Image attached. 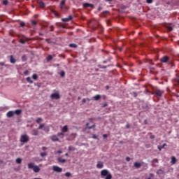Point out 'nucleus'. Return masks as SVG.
Returning a JSON list of instances; mask_svg holds the SVG:
<instances>
[{
	"label": "nucleus",
	"mask_w": 179,
	"mask_h": 179,
	"mask_svg": "<svg viewBox=\"0 0 179 179\" xmlns=\"http://www.w3.org/2000/svg\"><path fill=\"white\" fill-rule=\"evenodd\" d=\"M25 25H26V24L24 22H20V26L21 27H24Z\"/></svg>",
	"instance_id": "nucleus-42"
},
{
	"label": "nucleus",
	"mask_w": 179,
	"mask_h": 179,
	"mask_svg": "<svg viewBox=\"0 0 179 179\" xmlns=\"http://www.w3.org/2000/svg\"><path fill=\"white\" fill-rule=\"evenodd\" d=\"M4 65H5V62H0V66H4Z\"/></svg>",
	"instance_id": "nucleus-46"
},
{
	"label": "nucleus",
	"mask_w": 179,
	"mask_h": 179,
	"mask_svg": "<svg viewBox=\"0 0 179 179\" xmlns=\"http://www.w3.org/2000/svg\"><path fill=\"white\" fill-rule=\"evenodd\" d=\"M43 121V119L41 117H38L36 120V122L37 124H40V122H41Z\"/></svg>",
	"instance_id": "nucleus-32"
},
{
	"label": "nucleus",
	"mask_w": 179,
	"mask_h": 179,
	"mask_svg": "<svg viewBox=\"0 0 179 179\" xmlns=\"http://www.w3.org/2000/svg\"><path fill=\"white\" fill-rule=\"evenodd\" d=\"M52 170H53V171H55L56 173H62V168H60L58 166H53Z\"/></svg>",
	"instance_id": "nucleus-6"
},
{
	"label": "nucleus",
	"mask_w": 179,
	"mask_h": 179,
	"mask_svg": "<svg viewBox=\"0 0 179 179\" xmlns=\"http://www.w3.org/2000/svg\"><path fill=\"white\" fill-rule=\"evenodd\" d=\"M169 31H171V30H173V27H169Z\"/></svg>",
	"instance_id": "nucleus-54"
},
{
	"label": "nucleus",
	"mask_w": 179,
	"mask_h": 179,
	"mask_svg": "<svg viewBox=\"0 0 179 179\" xmlns=\"http://www.w3.org/2000/svg\"><path fill=\"white\" fill-rule=\"evenodd\" d=\"M58 162H59V163H65L66 162V159H62V158H59Z\"/></svg>",
	"instance_id": "nucleus-30"
},
{
	"label": "nucleus",
	"mask_w": 179,
	"mask_h": 179,
	"mask_svg": "<svg viewBox=\"0 0 179 179\" xmlns=\"http://www.w3.org/2000/svg\"><path fill=\"white\" fill-rule=\"evenodd\" d=\"M45 41H46L47 43H50V40H49V39H45Z\"/></svg>",
	"instance_id": "nucleus-63"
},
{
	"label": "nucleus",
	"mask_w": 179,
	"mask_h": 179,
	"mask_svg": "<svg viewBox=\"0 0 179 179\" xmlns=\"http://www.w3.org/2000/svg\"><path fill=\"white\" fill-rule=\"evenodd\" d=\"M60 76H61L62 78H64V76H65V71H62L60 72Z\"/></svg>",
	"instance_id": "nucleus-37"
},
{
	"label": "nucleus",
	"mask_w": 179,
	"mask_h": 179,
	"mask_svg": "<svg viewBox=\"0 0 179 179\" xmlns=\"http://www.w3.org/2000/svg\"><path fill=\"white\" fill-rule=\"evenodd\" d=\"M69 152L72 151V150H75V148L72 147V146H69Z\"/></svg>",
	"instance_id": "nucleus-39"
},
{
	"label": "nucleus",
	"mask_w": 179,
	"mask_h": 179,
	"mask_svg": "<svg viewBox=\"0 0 179 179\" xmlns=\"http://www.w3.org/2000/svg\"><path fill=\"white\" fill-rule=\"evenodd\" d=\"M6 115L8 118H12V117H13L15 115V112L10 110L7 113Z\"/></svg>",
	"instance_id": "nucleus-8"
},
{
	"label": "nucleus",
	"mask_w": 179,
	"mask_h": 179,
	"mask_svg": "<svg viewBox=\"0 0 179 179\" xmlns=\"http://www.w3.org/2000/svg\"><path fill=\"white\" fill-rule=\"evenodd\" d=\"M97 169H103L104 167V164L101 162H98L96 164Z\"/></svg>",
	"instance_id": "nucleus-11"
},
{
	"label": "nucleus",
	"mask_w": 179,
	"mask_h": 179,
	"mask_svg": "<svg viewBox=\"0 0 179 179\" xmlns=\"http://www.w3.org/2000/svg\"><path fill=\"white\" fill-rule=\"evenodd\" d=\"M31 24H32L33 26H36V24H37V22H36V21H31Z\"/></svg>",
	"instance_id": "nucleus-44"
},
{
	"label": "nucleus",
	"mask_w": 179,
	"mask_h": 179,
	"mask_svg": "<svg viewBox=\"0 0 179 179\" xmlns=\"http://www.w3.org/2000/svg\"><path fill=\"white\" fill-rule=\"evenodd\" d=\"M129 127H130V126H129V124H127L126 125V128H127V129L129 128Z\"/></svg>",
	"instance_id": "nucleus-59"
},
{
	"label": "nucleus",
	"mask_w": 179,
	"mask_h": 179,
	"mask_svg": "<svg viewBox=\"0 0 179 179\" xmlns=\"http://www.w3.org/2000/svg\"><path fill=\"white\" fill-rule=\"evenodd\" d=\"M171 164H176V163H177V159L176 158V157H171Z\"/></svg>",
	"instance_id": "nucleus-17"
},
{
	"label": "nucleus",
	"mask_w": 179,
	"mask_h": 179,
	"mask_svg": "<svg viewBox=\"0 0 179 179\" xmlns=\"http://www.w3.org/2000/svg\"><path fill=\"white\" fill-rule=\"evenodd\" d=\"M69 46L71 47V48H78V45L75 43H70Z\"/></svg>",
	"instance_id": "nucleus-22"
},
{
	"label": "nucleus",
	"mask_w": 179,
	"mask_h": 179,
	"mask_svg": "<svg viewBox=\"0 0 179 179\" xmlns=\"http://www.w3.org/2000/svg\"><path fill=\"white\" fill-rule=\"evenodd\" d=\"M164 171L162 169H159L157 171V174L158 175H160V174H163Z\"/></svg>",
	"instance_id": "nucleus-36"
},
{
	"label": "nucleus",
	"mask_w": 179,
	"mask_h": 179,
	"mask_svg": "<svg viewBox=\"0 0 179 179\" xmlns=\"http://www.w3.org/2000/svg\"><path fill=\"white\" fill-rule=\"evenodd\" d=\"M27 82L28 83L32 84V83H33V80H31V78L27 77Z\"/></svg>",
	"instance_id": "nucleus-25"
},
{
	"label": "nucleus",
	"mask_w": 179,
	"mask_h": 179,
	"mask_svg": "<svg viewBox=\"0 0 179 179\" xmlns=\"http://www.w3.org/2000/svg\"><path fill=\"white\" fill-rule=\"evenodd\" d=\"M40 155L41 156V157H45V156H47V152H41Z\"/></svg>",
	"instance_id": "nucleus-38"
},
{
	"label": "nucleus",
	"mask_w": 179,
	"mask_h": 179,
	"mask_svg": "<svg viewBox=\"0 0 179 179\" xmlns=\"http://www.w3.org/2000/svg\"><path fill=\"white\" fill-rule=\"evenodd\" d=\"M108 89H110V86L107 85L106 86V90H108Z\"/></svg>",
	"instance_id": "nucleus-62"
},
{
	"label": "nucleus",
	"mask_w": 179,
	"mask_h": 179,
	"mask_svg": "<svg viewBox=\"0 0 179 179\" xmlns=\"http://www.w3.org/2000/svg\"><path fill=\"white\" fill-rule=\"evenodd\" d=\"M82 101H83V103L85 104V103H86V99H83Z\"/></svg>",
	"instance_id": "nucleus-55"
},
{
	"label": "nucleus",
	"mask_w": 179,
	"mask_h": 179,
	"mask_svg": "<svg viewBox=\"0 0 179 179\" xmlns=\"http://www.w3.org/2000/svg\"><path fill=\"white\" fill-rule=\"evenodd\" d=\"M50 31H54V26H50Z\"/></svg>",
	"instance_id": "nucleus-50"
},
{
	"label": "nucleus",
	"mask_w": 179,
	"mask_h": 179,
	"mask_svg": "<svg viewBox=\"0 0 179 179\" xmlns=\"http://www.w3.org/2000/svg\"><path fill=\"white\" fill-rule=\"evenodd\" d=\"M156 163H159V160H157V159H154L152 160V167H157V165H156Z\"/></svg>",
	"instance_id": "nucleus-14"
},
{
	"label": "nucleus",
	"mask_w": 179,
	"mask_h": 179,
	"mask_svg": "<svg viewBox=\"0 0 179 179\" xmlns=\"http://www.w3.org/2000/svg\"><path fill=\"white\" fill-rule=\"evenodd\" d=\"M15 162L17 164H22V158H17Z\"/></svg>",
	"instance_id": "nucleus-27"
},
{
	"label": "nucleus",
	"mask_w": 179,
	"mask_h": 179,
	"mask_svg": "<svg viewBox=\"0 0 179 179\" xmlns=\"http://www.w3.org/2000/svg\"><path fill=\"white\" fill-rule=\"evenodd\" d=\"M44 127H45V124H41L38 128V129H43V128H44Z\"/></svg>",
	"instance_id": "nucleus-35"
},
{
	"label": "nucleus",
	"mask_w": 179,
	"mask_h": 179,
	"mask_svg": "<svg viewBox=\"0 0 179 179\" xmlns=\"http://www.w3.org/2000/svg\"><path fill=\"white\" fill-rule=\"evenodd\" d=\"M150 139H155V135L150 136Z\"/></svg>",
	"instance_id": "nucleus-51"
},
{
	"label": "nucleus",
	"mask_w": 179,
	"mask_h": 179,
	"mask_svg": "<svg viewBox=\"0 0 179 179\" xmlns=\"http://www.w3.org/2000/svg\"><path fill=\"white\" fill-rule=\"evenodd\" d=\"M64 133H62V132H60V133H58L57 134V136H64Z\"/></svg>",
	"instance_id": "nucleus-43"
},
{
	"label": "nucleus",
	"mask_w": 179,
	"mask_h": 179,
	"mask_svg": "<svg viewBox=\"0 0 179 179\" xmlns=\"http://www.w3.org/2000/svg\"><path fill=\"white\" fill-rule=\"evenodd\" d=\"M101 176L103 178V177H105V179L113 178V175H111V173H108V170H107V169H103L101 171Z\"/></svg>",
	"instance_id": "nucleus-1"
},
{
	"label": "nucleus",
	"mask_w": 179,
	"mask_h": 179,
	"mask_svg": "<svg viewBox=\"0 0 179 179\" xmlns=\"http://www.w3.org/2000/svg\"><path fill=\"white\" fill-rule=\"evenodd\" d=\"M98 10L100 12V10H101V7H99Z\"/></svg>",
	"instance_id": "nucleus-61"
},
{
	"label": "nucleus",
	"mask_w": 179,
	"mask_h": 179,
	"mask_svg": "<svg viewBox=\"0 0 179 179\" xmlns=\"http://www.w3.org/2000/svg\"><path fill=\"white\" fill-rule=\"evenodd\" d=\"M32 79H34V80H37L38 79V76L37 74H33Z\"/></svg>",
	"instance_id": "nucleus-28"
},
{
	"label": "nucleus",
	"mask_w": 179,
	"mask_h": 179,
	"mask_svg": "<svg viewBox=\"0 0 179 179\" xmlns=\"http://www.w3.org/2000/svg\"><path fill=\"white\" fill-rule=\"evenodd\" d=\"M147 3H152L153 0H146Z\"/></svg>",
	"instance_id": "nucleus-45"
},
{
	"label": "nucleus",
	"mask_w": 179,
	"mask_h": 179,
	"mask_svg": "<svg viewBox=\"0 0 179 179\" xmlns=\"http://www.w3.org/2000/svg\"><path fill=\"white\" fill-rule=\"evenodd\" d=\"M10 62L11 64H15V62H16V59L13 58V55H11V56L10 57Z\"/></svg>",
	"instance_id": "nucleus-16"
},
{
	"label": "nucleus",
	"mask_w": 179,
	"mask_h": 179,
	"mask_svg": "<svg viewBox=\"0 0 179 179\" xmlns=\"http://www.w3.org/2000/svg\"><path fill=\"white\" fill-rule=\"evenodd\" d=\"M175 80H176V82H177L178 84L179 85V78H176Z\"/></svg>",
	"instance_id": "nucleus-57"
},
{
	"label": "nucleus",
	"mask_w": 179,
	"mask_h": 179,
	"mask_svg": "<svg viewBox=\"0 0 179 179\" xmlns=\"http://www.w3.org/2000/svg\"><path fill=\"white\" fill-rule=\"evenodd\" d=\"M2 3H3V5L6 6V5H8L9 3V1H8V0H3Z\"/></svg>",
	"instance_id": "nucleus-34"
},
{
	"label": "nucleus",
	"mask_w": 179,
	"mask_h": 179,
	"mask_svg": "<svg viewBox=\"0 0 179 179\" xmlns=\"http://www.w3.org/2000/svg\"><path fill=\"white\" fill-rule=\"evenodd\" d=\"M83 8H94V5L89 3H83Z\"/></svg>",
	"instance_id": "nucleus-9"
},
{
	"label": "nucleus",
	"mask_w": 179,
	"mask_h": 179,
	"mask_svg": "<svg viewBox=\"0 0 179 179\" xmlns=\"http://www.w3.org/2000/svg\"><path fill=\"white\" fill-rule=\"evenodd\" d=\"M161 64H171L170 62V57L165 55L159 59Z\"/></svg>",
	"instance_id": "nucleus-3"
},
{
	"label": "nucleus",
	"mask_w": 179,
	"mask_h": 179,
	"mask_svg": "<svg viewBox=\"0 0 179 179\" xmlns=\"http://www.w3.org/2000/svg\"><path fill=\"white\" fill-rule=\"evenodd\" d=\"M94 100L97 101L98 100H100L101 99V96L99 94H96V96H93Z\"/></svg>",
	"instance_id": "nucleus-15"
},
{
	"label": "nucleus",
	"mask_w": 179,
	"mask_h": 179,
	"mask_svg": "<svg viewBox=\"0 0 179 179\" xmlns=\"http://www.w3.org/2000/svg\"><path fill=\"white\" fill-rule=\"evenodd\" d=\"M126 161L127 162H131V158L129 157H126Z\"/></svg>",
	"instance_id": "nucleus-47"
},
{
	"label": "nucleus",
	"mask_w": 179,
	"mask_h": 179,
	"mask_svg": "<svg viewBox=\"0 0 179 179\" xmlns=\"http://www.w3.org/2000/svg\"><path fill=\"white\" fill-rule=\"evenodd\" d=\"M39 6L40 8H45V3L43 1H39Z\"/></svg>",
	"instance_id": "nucleus-24"
},
{
	"label": "nucleus",
	"mask_w": 179,
	"mask_h": 179,
	"mask_svg": "<svg viewBox=\"0 0 179 179\" xmlns=\"http://www.w3.org/2000/svg\"><path fill=\"white\" fill-rule=\"evenodd\" d=\"M107 106H108V104L107 103V102H105V103H103V107H107Z\"/></svg>",
	"instance_id": "nucleus-53"
},
{
	"label": "nucleus",
	"mask_w": 179,
	"mask_h": 179,
	"mask_svg": "<svg viewBox=\"0 0 179 179\" xmlns=\"http://www.w3.org/2000/svg\"><path fill=\"white\" fill-rule=\"evenodd\" d=\"M51 141H52V142H59V138H58V136L57 135H53L52 136L50 137Z\"/></svg>",
	"instance_id": "nucleus-7"
},
{
	"label": "nucleus",
	"mask_w": 179,
	"mask_h": 179,
	"mask_svg": "<svg viewBox=\"0 0 179 179\" xmlns=\"http://www.w3.org/2000/svg\"><path fill=\"white\" fill-rule=\"evenodd\" d=\"M31 135H33L34 136H37L38 135V130L36 129H33L31 131Z\"/></svg>",
	"instance_id": "nucleus-12"
},
{
	"label": "nucleus",
	"mask_w": 179,
	"mask_h": 179,
	"mask_svg": "<svg viewBox=\"0 0 179 179\" xmlns=\"http://www.w3.org/2000/svg\"><path fill=\"white\" fill-rule=\"evenodd\" d=\"M30 73V72L28 70H26L25 71H24V75L27 76Z\"/></svg>",
	"instance_id": "nucleus-41"
},
{
	"label": "nucleus",
	"mask_w": 179,
	"mask_h": 179,
	"mask_svg": "<svg viewBox=\"0 0 179 179\" xmlns=\"http://www.w3.org/2000/svg\"><path fill=\"white\" fill-rule=\"evenodd\" d=\"M164 94V91L162 90H155L153 93V94H155L156 97H162Z\"/></svg>",
	"instance_id": "nucleus-4"
},
{
	"label": "nucleus",
	"mask_w": 179,
	"mask_h": 179,
	"mask_svg": "<svg viewBox=\"0 0 179 179\" xmlns=\"http://www.w3.org/2000/svg\"><path fill=\"white\" fill-rule=\"evenodd\" d=\"M34 173H38L40 171V168L38 166H35L33 169Z\"/></svg>",
	"instance_id": "nucleus-19"
},
{
	"label": "nucleus",
	"mask_w": 179,
	"mask_h": 179,
	"mask_svg": "<svg viewBox=\"0 0 179 179\" xmlns=\"http://www.w3.org/2000/svg\"><path fill=\"white\" fill-rule=\"evenodd\" d=\"M34 163H29L28 164V169H34Z\"/></svg>",
	"instance_id": "nucleus-26"
},
{
	"label": "nucleus",
	"mask_w": 179,
	"mask_h": 179,
	"mask_svg": "<svg viewBox=\"0 0 179 179\" xmlns=\"http://www.w3.org/2000/svg\"><path fill=\"white\" fill-rule=\"evenodd\" d=\"M50 97L52 100H59V99H61V96H59L58 93L52 94Z\"/></svg>",
	"instance_id": "nucleus-5"
},
{
	"label": "nucleus",
	"mask_w": 179,
	"mask_h": 179,
	"mask_svg": "<svg viewBox=\"0 0 179 179\" xmlns=\"http://www.w3.org/2000/svg\"><path fill=\"white\" fill-rule=\"evenodd\" d=\"M120 51H122V48H119Z\"/></svg>",
	"instance_id": "nucleus-64"
},
{
	"label": "nucleus",
	"mask_w": 179,
	"mask_h": 179,
	"mask_svg": "<svg viewBox=\"0 0 179 179\" xmlns=\"http://www.w3.org/2000/svg\"><path fill=\"white\" fill-rule=\"evenodd\" d=\"M65 2H66V0H62L60 3V8L61 9H62V6H64V5H65Z\"/></svg>",
	"instance_id": "nucleus-31"
},
{
	"label": "nucleus",
	"mask_w": 179,
	"mask_h": 179,
	"mask_svg": "<svg viewBox=\"0 0 179 179\" xmlns=\"http://www.w3.org/2000/svg\"><path fill=\"white\" fill-rule=\"evenodd\" d=\"M14 114H16V115H20L22 114V110L17 109L14 111Z\"/></svg>",
	"instance_id": "nucleus-18"
},
{
	"label": "nucleus",
	"mask_w": 179,
	"mask_h": 179,
	"mask_svg": "<svg viewBox=\"0 0 179 179\" xmlns=\"http://www.w3.org/2000/svg\"><path fill=\"white\" fill-rule=\"evenodd\" d=\"M57 153L61 154V153H62V151L58 150V151H57Z\"/></svg>",
	"instance_id": "nucleus-60"
},
{
	"label": "nucleus",
	"mask_w": 179,
	"mask_h": 179,
	"mask_svg": "<svg viewBox=\"0 0 179 179\" xmlns=\"http://www.w3.org/2000/svg\"><path fill=\"white\" fill-rule=\"evenodd\" d=\"M72 19H73L72 15H69L66 18H62V22H69L70 20H72Z\"/></svg>",
	"instance_id": "nucleus-10"
},
{
	"label": "nucleus",
	"mask_w": 179,
	"mask_h": 179,
	"mask_svg": "<svg viewBox=\"0 0 179 179\" xmlns=\"http://www.w3.org/2000/svg\"><path fill=\"white\" fill-rule=\"evenodd\" d=\"M92 138L93 139H97V136H96V134H93Z\"/></svg>",
	"instance_id": "nucleus-49"
},
{
	"label": "nucleus",
	"mask_w": 179,
	"mask_h": 179,
	"mask_svg": "<svg viewBox=\"0 0 179 179\" xmlns=\"http://www.w3.org/2000/svg\"><path fill=\"white\" fill-rule=\"evenodd\" d=\"M108 136L107 134H103V139H106V138H107Z\"/></svg>",
	"instance_id": "nucleus-52"
},
{
	"label": "nucleus",
	"mask_w": 179,
	"mask_h": 179,
	"mask_svg": "<svg viewBox=\"0 0 179 179\" xmlns=\"http://www.w3.org/2000/svg\"><path fill=\"white\" fill-rule=\"evenodd\" d=\"M134 97H136L138 96V94L136 92H134Z\"/></svg>",
	"instance_id": "nucleus-58"
},
{
	"label": "nucleus",
	"mask_w": 179,
	"mask_h": 179,
	"mask_svg": "<svg viewBox=\"0 0 179 179\" xmlns=\"http://www.w3.org/2000/svg\"><path fill=\"white\" fill-rule=\"evenodd\" d=\"M42 150H47V147H43Z\"/></svg>",
	"instance_id": "nucleus-56"
},
{
	"label": "nucleus",
	"mask_w": 179,
	"mask_h": 179,
	"mask_svg": "<svg viewBox=\"0 0 179 179\" xmlns=\"http://www.w3.org/2000/svg\"><path fill=\"white\" fill-rule=\"evenodd\" d=\"M62 131L68 132V126L67 125L64 126L63 128L62 129Z\"/></svg>",
	"instance_id": "nucleus-21"
},
{
	"label": "nucleus",
	"mask_w": 179,
	"mask_h": 179,
	"mask_svg": "<svg viewBox=\"0 0 179 179\" xmlns=\"http://www.w3.org/2000/svg\"><path fill=\"white\" fill-rule=\"evenodd\" d=\"M54 15H55V16H59V13H58L57 11L54 12Z\"/></svg>",
	"instance_id": "nucleus-48"
},
{
	"label": "nucleus",
	"mask_w": 179,
	"mask_h": 179,
	"mask_svg": "<svg viewBox=\"0 0 179 179\" xmlns=\"http://www.w3.org/2000/svg\"><path fill=\"white\" fill-rule=\"evenodd\" d=\"M134 167L135 169H141V167H142V164L139 162H135Z\"/></svg>",
	"instance_id": "nucleus-13"
},
{
	"label": "nucleus",
	"mask_w": 179,
	"mask_h": 179,
	"mask_svg": "<svg viewBox=\"0 0 179 179\" xmlns=\"http://www.w3.org/2000/svg\"><path fill=\"white\" fill-rule=\"evenodd\" d=\"M165 146H167V144L164 143L162 146H158V149H159V152L162 151V149H164Z\"/></svg>",
	"instance_id": "nucleus-23"
},
{
	"label": "nucleus",
	"mask_w": 179,
	"mask_h": 179,
	"mask_svg": "<svg viewBox=\"0 0 179 179\" xmlns=\"http://www.w3.org/2000/svg\"><path fill=\"white\" fill-rule=\"evenodd\" d=\"M52 59V55H48L47 57L48 62H50V61H51Z\"/></svg>",
	"instance_id": "nucleus-33"
},
{
	"label": "nucleus",
	"mask_w": 179,
	"mask_h": 179,
	"mask_svg": "<svg viewBox=\"0 0 179 179\" xmlns=\"http://www.w3.org/2000/svg\"><path fill=\"white\" fill-rule=\"evenodd\" d=\"M20 141L22 143H27L30 141V138L26 134H22L20 136Z\"/></svg>",
	"instance_id": "nucleus-2"
},
{
	"label": "nucleus",
	"mask_w": 179,
	"mask_h": 179,
	"mask_svg": "<svg viewBox=\"0 0 179 179\" xmlns=\"http://www.w3.org/2000/svg\"><path fill=\"white\" fill-rule=\"evenodd\" d=\"M71 173L70 172H66V173H65V176L66 177H71Z\"/></svg>",
	"instance_id": "nucleus-40"
},
{
	"label": "nucleus",
	"mask_w": 179,
	"mask_h": 179,
	"mask_svg": "<svg viewBox=\"0 0 179 179\" xmlns=\"http://www.w3.org/2000/svg\"><path fill=\"white\" fill-rule=\"evenodd\" d=\"M27 41V39H23V38H21L20 40V43H21V44H26V42Z\"/></svg>",
	"instance_id": "nucleus-29"
},
{
	"label": "nucleus",
	"mask_w": 179,
	"mask_h": 179,
	"mask_svg": "<svg viewBox=\"0 0 179 179\" xmlns=\"http://www.w3.org/2000/svg\"><path fill=\"white\" fill-rule=\"evenodd\" d=\"M86 127L87 128H88V129H92V128H94L96 127V124H93L92 126H89V123H87Z\"/></svg>",
	"instance_id": "nucleus-20"
}]
</instances>
